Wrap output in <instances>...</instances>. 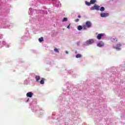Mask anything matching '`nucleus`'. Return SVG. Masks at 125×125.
<instances>
[{"label":"nucleus","mask_w":125,"mask_h":125,"mask_svg":"<svg viewBox=\"0 0 125 125\" xmlns=\"http://www.w3.org/2000/svg\"><path fill=\"white\" fill-rule=\"evenodd\" d=\"M122 46V44L120 42L118 43L115 45H113V47L116 50H121V47Z\"/></svg>","instance_id":"nucleus-1"},{"label":"nucleus","mask_w":125,"mask_h":125,"mask_svg":"<svg viewBox=\"0 0 125 125\" xmlns=\"http://www.w3.org/2000/svg\"><path fill=\"white\" fill-rule=\"evenodd\" d=\"M94 42V40L93 39H89L85 42L84 45H90V44H92Z\"/></svg>","instance_id":"nucleus-2"},{"label":"nucleus","mask_w":125,"mask_h":125,"mask_svg":"<svg viewBox=\"0 0 125 125\" xmlns=\"http://www.w3.org/2000/svg\"><path fill=\"white\" fill-rule=\"evenodd\" d=\"M100 7L97 4H95L93 6H92L90 8V10H99Z\"/></svg>","instance_id":"nucleus-3"},{"label":"nucleus","mask_w":125,"mask_h":125,"mask_svg":"<svg viewBox=\"0 0 125 125\" xmlns=\"http://www.w3.org/2000/svg\"><path fill=\"white\" fill-rule=\"evenodd\" d=\"M29 38V33L27 32L25 34V35L21 37L22 40H24V41H27V40Z\"/></svg>","instance_id":"nucleus-4"},{"label":"nucleus","mask_w":125,"mask_h":125,"mask_svg":"<svg viewBox=\"0 0 125 125\" xmlns=\"http://www.w3.org/2000/svg\"><path fill=\"white\" fill-rule=\"evenodd\" d=\"M109 15H110V14L108 13H102L100 14L101 17H102V18L108 17Z\"/></svg>","instance_id":"nucleus-5"},{"label":"nucleus","mask_w":125,"mask_h":125,"mask_svg":"<svg viewBox=\"0 0 125 125\" xmlns=\"http://www.w3.org/2000/svg\"><path fill=\"white\" fill-rule=\"evenodd\" d=\"M85 25H86L87 28H91V26H92V23L89 21H87Z\"/></svg>","instance_id":"nucleus-6"},{"label":"nucleus","mask_w":125,"mask_h":125,"mask_svg":"<svg viewBox=\"0 0 125 125\" xmlns=\"http://www.w3.org/2000/svg\"><path fill=\"white\" fill-rule=\"evenodd\" d=\"M104 36H105V34H104L103 33L99 34L97 36V38L98 40H101V39H102V38H103V37H104Z\"/></svg>","instance_id":"nucleus-7"},{"label":"nucleus","mask_w":125,"mask_h":125,"mask_svg":"<svg viewBox=\"0 0 125 125\" xmlns=\"http://www.w3.org/2000/svg\"><path fill=\"white\" fill-rule=\"evenodd\" d=\"M97 46L99 47H102V46H104V42L101 41L97 43Z\"/></svg>","instance_id":"nucleus-8"},{"label":"nucleus","mask_w":125,"mask_h":125,"mask_svg":"<svg viewBox=\"0 0 125 125\" xmlns=\"http://www.w3.org/2000/svg\"><path fill=\"white\" fill-rule=\"evenodd\" d=\"M33 95H34V93L32 92H29L26 94L27 97H29L30 98L33 97Z\"/></svg>","instance_id":"nucleus-9"},{"label":"nucleus","mask_w":125,"mask_h":125,"mask_svg":"<svg viewBox=\"0 0 125 125\" xmlns=\"http://www.w3.org/2000/svg\"><path fill=\"white\" fill-rule=\"evenodd\" d=\"M33 9H32V8H29V11L28 12L29 15H32V14H33Z\"/></svg>","instance_id":"nucleus-10"},{"label":"nucleus","mask_w":125,"mask_h":125,"mask_svg":"<svg viewBox=\"0 0 125 125\" xmlns=\"http://www.w3.org/2000/svg\"><path fill=\"white\" fill-rule=\"evenodd\" d=\"M77 30H78V31H82V30H83V26L82 25H79L77 27Z\"/></svg>","instance_id":"nucleus-11"},{"label":"nucleus","mask_w":125,"mask_h":125,"mask_svg":"<svg viewBox=\"0 0 125 125\" xmlns=\"http://www.w3.org/2000/svg\"><path fill=\"white\" fill-rule=\"evenodd\" d=\"M82 55L81 54H78L77 55H76V58H81V57H82Z\"/></svg>","instance_id":"nucleus-12"},{"label":"nucleus","mask_w":125,"mask_h":125,"mask_svg":"<svg viewBox=\"0 0 125 125\" xmlns=\"http://www.w3.org/2000/svg\"><path fill=\"white\" fill-rule=\"evenodd\" d=\"M35 79L36 80V82H39V81H40L41 79V77H40L39 76H36Z\"/></svg>","instance_id":"nucleus-13"},{"label":"nucleus","mask_w":125,"mask_h":125,"mask_svg":"<svg viewBox=\"0 0 125 125\" xmlns=\"http://www.w3.org/2000/svg\"><path fill=\"white\" fill-rule=\"evenodd\" d=\"M38 41L40 42H43V38L41 37L40 38H39Z\"/></svg>","instance_id":"nucleus-14"},{"label":"nucleus","mask_w":125,"mask_h":125,"mask_svg":"<svg viewBox=\"0 0 125 125\" xmlns=\"http://www.w3.org/2000/svg\"><path fill=\"white\" fill-rule=\"evenodd\" d=\"M96 2V0H90V3L91 4H93Z\"/></svg>","instance_id":"nucleus-15"},{"label":"nucleus","mask_w":125,"mask_h":125,"mask_svg":"<svg viewBox=\"0 0 125 125\" xmlns=\"http://www.w3.org/2000/svg\"><path fill=\"white\" fill-rule=\"evenodd\" d=\"M54 50L55 52H57V53H59V49H58L57 48H55L54 49Z\"/></svg>","instance_id":"nucleus-16"},{"label":"nucleus","mask_w":125,"mask_h":125,"mask_svg":"<svg viewBox=\"0 0 125 125\" xmlns=\"http://www.w3.org/2000/svg\"><path fill=\"white\" fill-rule=\"evenodd\" d=\"M32 110L33 112H34V113L35 112H37V107H32Z\"/></svg>","instance_id":"nucleus-17"},{"label":"nucleus","mask_w":125,"mask_h":125,"mask_svg":"<svg viewBox=\"0 0 125 125\" xmlns=\"http://www.w3.org/2000/svg\"><path fill=\"white\" fill-rule=\"evenodd\" d=\"M110 41L113 42H117V40L116 38H111Z\"/></svg>","instance_id":"nucleus-18"},{"label":"nucleus","mask_w":125,"mask_h":125,"mask_svg":"<svg viewBox=\"0 0 125 125\" xmlns=\"http://www.w3.org/2000/svg\"><path fill=\"white\" fill-rule=\"evenodd\" d=\"M100 11H104L105 10V8L104 7H102L100 9H99Z\"/></svg>","instance_id":"nucleus-19"},{"label":"nucleus","mask_w":125,"mask_h":125,"mask_svg":"<svg viewBox=\"0 0 125 125\" xmlns=\"http://www.w3.org/2000/svg\"><path fill=\"white\" fill-rule=\"evenodd\" d=\"M67 21H68V19L67 18H64L62 20V22H66Z\"/></svg>","instance_id":"nucleus-20"},{"label":"nucleus","mask_w":125,"mask_h":125,"mask_svg":"<svg viewBox=\"0 0 125 125\" xmlns=\"http://www.w3.org/2000/svg\"><path fill=\"white\" fill-rule=\"evenodd\" d=\"M82 28L83 30H86V28L87 27H86V25L85 24L82 26Z\"/></svg>","instance_id":"nucleus-21"},{"label":"nucleus","mask_w":125,"mask_h":125,"mask_svg":"<svg viewBox=\"0 0 125 125\" xmlns=\"http://www.w3.org/2000/svg\"><path fill=\"white\" fill-rule=\"evenodd\" d=\"M38 113L40 115H43V110H41V111H38Z\"/></svg>","instance_id":"nucleus-22"},{"label":"nucleus","mask_w":125,"mask_h":125,"mask_svg":"<svg viewBox=\"0 0 125 125\" xmlns=\"http://www.w3.org/2000/svg\"><path fill=\"white\" fill-rule=\"evenodd\" d=\"M85 4L86 5L89 6L90 4H91V3L89 2L85 1Z\"/></svg>","instance_id":"nucleus-23"},{"label":"nucleus","mask_w":125,"mask_h":125,"mask_svg":"<svg viewBox=\"0 0 125 125\" xmlns=\"http://www.w3.org/2000/svg\"><path fill=\"white\" fill-rule=\"evenodd\" d=\"M41 84H43L44 83V80H42L40 81Z\"/></svg>","instance_id":"nucleus-24"},{"label":"nucleus","mask_w":125,"mask_h":125,"mask_svg":"<svg viewBox=\"0 0 125 125\" xmlns=\"http://www.w3.org/2000/svg\"><path fill=\"white\" fill-rule=\"evenodd\" d=\"M56 5H57V7H60V6H61V3H56Z\"/></svg>","instance_id":"nucleus-25"},{"label":"nucleus","mask_w":125,"mask_h":125,"mask_svg":"<svg viewBox=\"0 0 125 125\" xmlns=\"http://www.w3.org/2000/svg\"><path fill=\"white\" fill-rule=\"evenodd\" d=\"M3 44H6V42L5 41H3L2 42Z\"/></svg>","instance_id":"nucleus-26"},{"label":"nucleus","mask_w":125,"mask_h":125,"mask_svg":"<svg viewBox=\"0 0 125 125\" xmlns=\"http://www.w3.org/2000/svg\"><path fill=\"white\" fill-rule=\"evenodd\" d=\"M6 47H9V45L8 43H6Z\"/></svg>","instance_id":"nucleus-27"},{"label":"nucleus","mask_w":125,"mask_h":125,"mask_svg":"<svg viewBox=\"0 0 125 125\" xmlns=\"http://www.w3.org/2000/svg\"><path fill=\"white\" fill-rule=\"evenodd\" d=\"M79 20L78 19L75 20V22H79Z\"/></svg>","instance_id":"nucleus-28"},{"label":"nucleus","mask_w":125,"mask_h":125,"mask_svg":"<svg viewBox=\"0 0 125 125\" xmlns=\"http://www.w3.org/2000/svg\"><path fill=\"white\" fill-rule=\"evenodd\" d=\"M65 53H66V54H69V52L68 51H65Z\"/></svg>","instance_id":"nucleus-29"},{"label":"nucleus","mask_w":125,"mask_h":125,"mask_svg":"<svg viewBox=\"0 0 125 125\" xmlns=\"http://www.w3.org/2000/svg\"><path fill=\"white\" fill-rule=\"evenodd\" d=\"M29 100H30V99H28L27 100V101H26V102H29Z\"/></svg>","instance_id":"nucleus-30"},{"label":"nucleus","mask_w":125,"mask_h":125,"mask_svg":"<svg viewBox=\"0 0 125 125\" xmlns=\"http://www.w3.org/2000/svg\"><path fill=\"white\" fill-rule=\"evenodd\" d=\"M0 39H1V38H2V35H0Z\"/></svg>","instance_id":"nucleus-31"},{"label":"nucleus","mask_w":125,"mask_h":125,"mask_svg":"<svg viewBox=\"0 0 125 125\" xmlns=\"http://www.w3.org/2000/svg\"><path fill=\"white\" fill-rule=\"evenodd\" d=\"M67 29H70V25H68L67 27Z\"/></svg>","instance_id":"nucleus-32"},{"label":"nucleus","mask_w":125,"mask_h":125,"mask_svg":"<svg viewBox=\"0 0 125 125\" xmlns=\"http://www.w3.org/2000/svg\"><path fill=\"white\" fill-rule=\"evenodd\" d=\"M78 18H81V16L79 15L78 16Z\"/></svg>","instance_id":"nucleus-33"},{"label":"nucleus","mask_w":125,"mask_h":125,"mask_svg":"<svg viewBox=\"0 0 125 125\" xmlns=\"http://www.w3.org/2000/svg\"><path fill=\"white\" fill-rule=\"evenodd\" d=\"M112 0V1H114V0Z\"/></svg>","instance_id":"nucleus-34"}]
</instances>
